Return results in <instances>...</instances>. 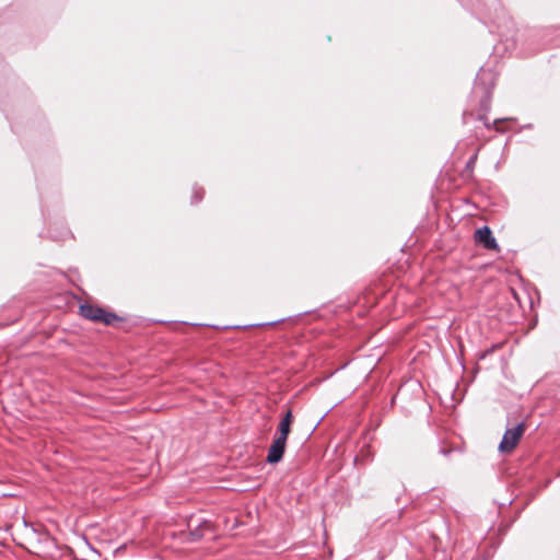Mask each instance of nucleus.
<instances>
[{
    "instance_id": "7ed1b4c3",
    "label": "nucleus",
    "mask_w": 560,
    "mask_h": 560,
    "mask_svg": "<svg viewBox=\"0 0 560 560\" xmlns=\"http://www.w3.org/2000/svg\"><path fill=\"white\" fill-rule=\"evenodd\" d=\"M285 445L287 439L276 436L275 440L272 441V444L269 447L267 462L269 464L279 463L283 457Z\"/></svg>"
},
{
    "instance_id": "f257e3e1",
    "label": "nucleus",
    "mask_w": 560,
    "mask_h": 560,
    "mask_svg": "<svg viewBox=\"0 0 560 560\" xmlns=\"http://www.w3.org/2000/svg\"><path fill=\"white\" fill-rule=\"evenodd\" d=\"M525 425L523 423L516 425L513 429H509L505 431L503 439L499 445V450L502 453L512 452L515 446L518 444L522 435L524 434Z\"/></svg>"
},
{
    "instance_id": "39448f33",
    "label": "nucleus",
    "mask_w": 560,
    "mask_h": 560,
    "mask_svg": "<svg viewBox=\"0 0 560 560\" xmlns=\"http://www.w3.org/2000/svg\"><path fill=\"white\" fill-rule=\"evenodd\" d=\"M291 423H292V412H291V410H288L285 416L282 418V420L279 423L277 436L288 440L289 433L291 431Z\"/></svg>"
},
{
    "instance_id": "20e7f679",
    "label": "nucleus",
    "mask_w": 560,
    "mask_h": 560,
    "mask_svg": "<svg viewBox=\"0 0 560 560\" xmlns=\"http://www.w3.org/2000/svg\"><path fill=\"white\" fill-rule=\"evenodd\" d=\"M475 241L487 249H498L497 241L488 226H482L475 232Z\"/></svg>"
},
{
    "instance_id": "f03ea898",
    "label": "nucleus",
    "mask_w": 560,
    "mask_h": 560,
    "mask_svg": "<svg viewBox=\"0 0 560 560\" xmlns=\"http://www.w3.org/2000/svg\"><path fill=\"white\" fill-rule=\"evenodd\" d=\"M80 314L86 319L103 322L105 324H112L116 318L114 314L106 313L103 308L91 304H82L80 306Z\"/></svg>"
}]
</instances>
